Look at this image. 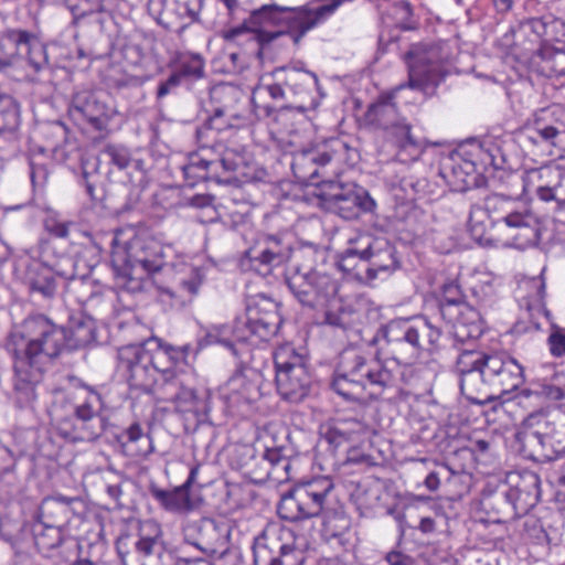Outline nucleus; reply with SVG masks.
Wrapping results in <instances>:
<instances>
[{"label":"nucleus","mask_w":565,"mask_h":565,"mask_svg":"<svg viewBox=\"0 0 565 565\" xmlns=\"http://www.w3.org/2000/svg\"><path fill=\"white\" fill-rule=\"evenodd\" d=\"M198 472L199 466H195L190 470L189 477L183 484L175 487L172 490H164L152 483L149 487V492L151 497L167 511L174 513L191 511L194 505L190 498V488L195 481Z\"/></svg>","instance_id":"nucleus-36"},{"label":"nucleus","mask_w":565,"mask_h":565,"mask_svg":"<svg viewBox=\"0 0 565 565\" xmlns=\"http://www.w3.org/2000/svg\"><path fill=\"white\" fill-rule=\"evenodd\" d=\"M241 98V90L232 84L221 83L210 89L212 109L222 110L233 116H238L236 105Z\"/></svg>","instance_id":"nucleus-48"},{"label":"nucleus","mask_w":565,"mask_h":565,"mask_svg":"<svg viewBox=\"0 0 565 565\" xmlns=\"http://www.w3.org/2000/svg\"><path fill=\"white\" fill-rule=\"evenodd\" d=\"M456 367L461 394L480 406L519 390L525 381L523 366L505 352L463 350Z\"/></svg>","instance_id":"nucleus-3"},{"label":"nucleus","mask_w":565,"mask_h":565,"mask_svg":"<svg viewBox=\"0 0 565 565\" xmlns=\"http://www.w3.org/2000/svg\"><path fill=\"white\" fill-rule=\"evenodd\" d=\"M499 231L507 243L518 249L534 246L541 238L539 218L521 203L505 218Z\"/></svg>","instance_id":"nucleus-24"},{"label":"nucleus","mask_w":565,"mask_h":565,"mask_svg":"<svg viewBox=\"0 0 565 565\" xmlns=\"http://www.w3.org/2000/svg\"><path fill=\"white\" fill-rule=\"evenodd\" d=\"M281 324L279 303L267 297H257L248 300L245 319L237 321L234 333L241 342H247L254 337L267 341Z\"/></svg>","instance_id":"nucleus-16"},{"label":"nucleus","mask_w":565,"mask_h":565,"mask_svg":"<svg viewBox=\"0 0 565 565\" xmlns=\"http://www.w3.org/2000/svg\"><path fill=\"white\" fill-rule=\"evenodd\" d=\"M265 443V450L262 460L266 465L264 472L258 475L260 481L266 479L287 480L289 479L290 459L295 449L289 443V434L281 430L280 440L276 434H269Z\"/></svg>","instance_id":"nucleus-26"},{"label":"nucleus","mask_w":565,"mask_h":565,"mask_svg":"<svg viewBox=\"0 0 565 565\" xmlns=\"http://www.w3.org/2000/svg\"><path fill=\"white\" fill-rule=\"evenodd\" d=\"M65 326L58 324L44 313L28 316L21 323L19 337L22 344L15 354L45 365L67 353Z\"/></svg>","instance_id":"nucleus-10"},{"label":"nucleus","mask_w":565,"mask_h":565,"mask_svg":"<svg viewBox=\"0 0 565 565\" xmlns=\"http://www.w3.org/2000/svg\"><path fill=\"white\" fill-rule=\"evenodd\" d=\"M171 70L185 86L205 77V61L198 53H179L168 64Z\"/></svg>","instance_id":"nucleus-43"},{"label":"nucleus","mask_w":565,"mask_h":565,"mask_svg":"<svg viewBox=\"0 0 565 565\" xmlns=\"http://www.w3.org/2000/svg\"><path fill=\"white\" fill-rule=\"evenodd\" d=\"M539 177L547 182L537 185L535 193L544 202L554 201L555 210L565 212V171L552 168L539 170Z\"/></svg>","instance_id":"nucleus-39"},{"label":"nucleus","mask_w":565,"mask_h":565,"mask_svg":"<svg viewBox=\"0 0 565 565\" xmlns=\"http://www.w3.org/2000/svg\"><path fill=\"white\" fill-rule=\"evenodd\" d=\"M164 265L162 246L154 239L135 236L111 254V267L121 287L141 289L142 280Z\"/></svg>","instance_id":"nucleus-7"},{"label":"nucleus","mask_w":565,"mask_h":565,"mask_svg":"<svg viewBox=\"0 0 565 565\" xmlns=\"http://www.w3.org/2000/svg\"><path fill=\"white\" fill-rule=\"evenodd\" d=\"M394 14L401 29L411 31L418 28V21L414 19L413 7L408 1L395 2Z\"/></svg>","instance_id":"nucleus-59"},{"label":"nucleus","mask_w":565,"mask_h":565,"mask_svg":"<svg viewBox=\"0 0 565 565\" xmlns=\"http://www.w3.org/2000/svg\"><path fill=\"white\" fill-rule=\"evenodd\" d=\"M243 160L234 151L227 150L218 159L212 160L213 181L228 183L230 174L237 171Z\"/></svg>","instance_id":"nucleus-52"},{"label":"nucleus","mask_w":565,"mask_h":565,"mask_svg":"<svg viewBox=\"0 0 565 565\" xmlns=\"http://www.w3.org/2000/svg\"><path fill=\"white\" fill-rule=\"evenodd\" d=\"M277 514L290 523L321 518L322 523L349 518L343 503L334 495V483L328 477H317L294 484L284 492L277 504Z\"/></svg>","instance_id":"nucleus-6"},{"label":"nucleus","mask_w":565,"mask_h":565,"mask_svg":"<svg viewBox=\"0 0 565 565\" xmlns=\"http://www.w3.org/2000/svg\"><path fill=\"white\" fill-rule=\"evenodd\" d=\"M67 111L76 124H88L98 131L106 130L110 119L116 114L108 94L93 89L75 92Z\"/></svg>","instance_id":"nucleus-17"},{"label":"nucleus","mask_w":565,"mask_h":565,"mask_svg":"<svg viewBox=\"0 0 565 565\" xmlns=\"http://www.w3.org/2000/svg\"><path fill=\"white\" fill-rule=\"evenodd\" d=\"M292 244L279 235L264 234L244 252V259L260 275H269L285 266V282L295 299L309 309L326 308L323 323L343 331L349 339L362 332V312L337 298L338 282L313 268H303Z\"/></svg>","instance_id":"nucleus-1"},{"label":"nucleus","mask_w":565,"mask_h":565,"mask_svg":"<svg viewBox=\"0 0 565 565\" xmlns=\"http://www.w3.org/2000/svg\"><path fill=\"white\" fill-rule=\"evenodd\" d=\"M520 451L534 462H547L565 454V416L533 412L516 434Z\"/></svg>","instance_id":"nucleus-8"},{"label":"nucleus","mask_w":565,"mask_h":565,"mask_svg":"<svg viewBox=\"0 0 565 565\" xmlns=\"http://www.w3.org/2000/svg\"><path fill=\"white\" fill-rule=\"evenodd\" d=\"M232 525L224 519L202 518L184 530V541L212 556L230 543Z\"/></svg>","instance_id":"nucleus-21"},{"label":"nucleus","mask_w":565,"mask_h":565,"mask_svg":"<svg viewBox=\"0 0 565 565\" xmlns=\"http://www.w3.org/2000/svg\"><path fill=\"white\" fill-rule=\"evenodd\" d=\"M395 385V376L376 356L355 349H345L339 355L330 388L347 402L363 403L366 393L380 395Z\"/></svg>","instance_id":"nucleus-5"},{"label":"nucleus","mask_w":565,"mask_h":565,"mask_svg":"<svg viewBox=\"0 0 565 565\" xmlns=\"http://www.w3.org/2000/svg\"><path fill=\"white\" fill-rule=\"evenodd\" d=\"M166 358H170L169 351L161 349L159 339L151 338L119 348L118 370L131 390L152 393Z\"/></svg>","instance_id":"nucleus-11"},{"label":"nucleus","mask_w":565,"mask_h":565,"mask_svg":"<svg viewBox=\"0 0 565 565\" xmlns=\"http://www.w3.org/2000/svg\"><path fill=\"white\" fill-rule=\"evenodd\" d=\"M545 68L551 75L564 76L565 75V43L562 46H542L540 50Z\"/></svg>","instance_id":"nucleus-55"},{"label":"nucleus","mask_w":565,"mask_h":565,"mask_svg":"<svg viewBox=\"0 0 565 565\" xmlns=\"http://www.w3.org/2000/svg\"><path fill=\"white\" fill-rule=\"evenodd\" d=\"M100 154L109 164L117 167L119 170L128 168L132 162L129 149L122 145H106ZM134 163L136 168H139L142 162L141 160H135Z\"/></svg>","instance_id":"nucleus-56"},{"label":"nucleus","mask_w":565,"mask_h":565,"mask_svg":"<svg viewBox=\"0 0 565 565\" xmlns=\"http://www.w3.org/2000/svg\"><path fill=\"white\" fill-rule=\"evenodd\" d=\"M264 93L274 100H287L289 98L285 84L279 83L278 78H274L273 83L257 86L253 90L252 104L255 115L259 120L273 119L275 122H284L292 111L303 114L309 108L302 103L296 106L282 105L280 107H275L270 104H263L258 99L262 98Z\"/></svg>","instance_id":"nucleus-28"},{"label":"nucleus","mask_w":565,"mask_h":565,"mask_svg":"<svg viewBox=\"0 0 565 565\" xmlns=\"http://www.w3.org/2000/svg\"><path fill=\"white\" fill-rule=\"evenodd\" d=\"M384 561L388 565H419L415 557L398 548H393L387 552L384 556Z\"/></svg>","instance_id":"nucleus-64"},{"label":"nucleus","mask_w":565,"mask_h":565,"mask_svg":"<svg viewBox=\"0 0 565 565\" xmlns=\"http://www.w3.org/2000/svg\"><path fill=\"white\" fill-rule=\"evenodd\" d=\"M446 76L447 72L439 64L426 63L423 57L411 66L407 86L429 95L435 92ZM404 87L406 85H399L390 93L381 94L376 102L367 107L364 114L365 122L386 132L397 124L403 117L399 115L394 99L396 93Z\"/></svg>","instance_id":"nucleus-9"},{"label":"nucleus","mask_w":565,"mask_h":565,"mask_svg":"<svg viewBox=\"0 0 565 565\" xmlns=\"http://www.w3.org/2000/svg\"><path fill=\"white\" fill-rule=\"evenodd\" d=\"M25 284L32 294H38L45 299H52L58 287L54 270L40 262H34L28 266Z\"/></svg>","instance_id":"nucleus-41"},{"label":"nucleus","mask_w":565,"mask_h":565,"mask_svg":"<svg viewBox=\"0 0 565 565\" xmlns=\"http://www.w3.org/2000/svg\"><path fill=\"white\" fill-rule=\"evenodd\" d=\"M122 565H178L174 552L168 548L161 525L152 520L140 523L134 534H122L116 541Z\"/></svg>","instance_id":"nucleus-12"},{"label":"nucleus","mask_w":565,"mask_h":565,"mask_svg":"<svg viewBox=\"0 0 565 565\" xmlns=\"http://www.w3.org/2000/svg\"><path fill=\"white\" fill-rule=\"evenodd\" d=\"M49 415L57 434L71 441H96L105 437L121 449L143 439L150 441L137 422L124 429L111 423L102 394L82 381L76 391L55 393Z\"/></svg>","instance_id":"nucleus-2"},{"label":"nucleus","mask_w":565,"mask_h":565,"mask_svg":"<svg viewBox=\"0 0 565 565\" xmlns=\"http://www.w3.org/2000/svg\"><path fill=\"white\" fill-rule=\"evenodd\" d=\"M386 136L398 151H405L414 158L418 157L426 146L425 138L415 134L404 117L386 132Z\"/></svg>","instance_id":"nucleus-42"},{"label":"nucleus","mask_w":565,"mask_h":565,"mask_svg":"<svg viewBox=\"0 0 565 565\" xmlns=\"http://www.w3.org/2000/svg\"><path fill=\"white\" fill-rule=\"evenodd\" d=\"M205 0H148V11L158 24L168 31L182 33L190 25L201 23Z\"/></svg>","instance_id":"nucleus-19"},{"label":"nucleus","mask_w":565,"mask_h":565,"mask_svg":"<svg viewBox=\"0 0 565 565\" xmlns=\"http://www.w3.org/2000/svg\"><path fill=\"white\" fill-rule=\"evenodd\" d=\"M21 122L20 104L11 95L0 94V135H8L10 151L17 148V131Z\"/></svg>","instance_id":"nucleus-44"},{"label":"nucleus","mask_w":565,"mask_h":565,"mask_svg":"<svg viewBox=\"0 0 565 565\" xmlns=\"http://www.w3.org/2000/svg\"><path fill=\"white\" fill-rule=\"evenodd\" d=\"M364 239L370 282L381 276H391L401 268L398 252L387 238L364 233Z\"/></svg>","instance_id":"nucleus-27"},{"label":"nucleus","mask_w":565,"mask_h":565,"mask_svg":"<svg viewBox=\"0 0 565 565\" xmlns=\"http://www.w3.org/2000/svg\"><path fill=\"white\" fill-rule=\"evenodd\" d=\"M24 62L35 73L51 68L46 45L28 30L8 29L0 36V73L12 75Z\"/></svg>","instance_id":"nucleus-13"},{"label":"nucleus","mask_w":565,"mask_h":565,"mask_svg":"<svg viewBox=\"0 0 565 565\" xmlns=\"http://www.w3.org/2000/svg\"><path fill=\"white\" fill-rule=\"evenodd\" d=\"M168 366L161 367L159 375H158V382L153 388V392L150 393L151 395H154L157 399L166 402L164 395L171 394V392H178L181 381L175 375V372L173 371V363L168 359Z\"/></svg>","instance_id":"nucleus-53"},{"label":"nucleus","mask_w":565,"mask_h":565,"mask_svg":"<svg viewBox=\"0 0 565 565\" xmlns=\"http://www.w3.org/2000/svg\"><path fill=\"white\" fill-rule=\"evenodd\" d=\"M508 493L502 481L493 489L488 488L482 494V509L494 522H507L508 520L520 518Z\"/></svg>","instance_id":"nucleus-37"},{"label":"nucleus","mask_w":565,"mask_h":565,"mask_svg":"<svg viewBox=\"0 0 565 565\" xmlns=\"http://www.w3.org/2000/svg\"><path fill=\"white\" fill-rule=\"evenodd\" d=\"M183 85L184 83L170 70L169 75L158 82L156 98L162 100L170 95H177L179 88Z\"/></svg>","instance_id":"nucleus-61"},{"label":"nucleus","mask_w":565,"mask_h":565,"mask_svg":"<svg viewBox=\"0 0 565 565\" xmlns=\"http://www.w3.org/2000/svg\"><path fill=\"white\" fill-rule=\"evenodd\" d=\"M230 29L226 30L223 33V39L231 44L236 45L237 47H241L243 52H245L247 55L254 57V60H258L259 62H264L265 60L275 61L276 50L267 55H257L254 53L256 51V46H254L253 41L254 39H248L247 35H238L236 38H230Z\"/></svg>","instance_id":"nucleus-58"},{"label":"nucleus","mask_w":565,"mask_h":565,"mask_svg":"<svg viewBox=\"0 0 565 565\" xmlns=\"http://www.w3.org/2000/svg\"><path fill=\"white\" fill-rule=\"evenodd\" d=\"M347 425L348 422L338 420L335 424L327 426L322 433V437L332 454H335L339 448L352 440L353 431L348 429Z\"/></svg>","instance_id":"nucleus-54"},{"label":"nucleus","mask_w":565,"mask_h":565,"mask_svg":"<svg viewBox=\"0 0 565 565\" xmlns=\"http://www.w3.org/2000/svg\"><path fill=\"white\" fill-rule=\"evenodd\" d=\"M182 173L189 186H194L199 181L213 180L212 160L191 153L188 163L182 167Z\"/></svg>","instance_id":"nucleus-50"},{"label":"nucleus","mask_w":565,"mask_h":565,"mask_svg":"<svg viewBox=\"0 0 565 565\" xmlns=\"http://www.w3.org/2000/svg\"><path fill=\"white\" fill-rule=\"evenodd\" d=\"M334 152L328 150L327 145H318L310 148H303L294 154L291 164L294 174L302 182L317 184L320 177V168L329 164Z\"/></svg>","instance_id":"nucleus-32"},{"label":"nucleus","mask_w":565,"mask_h":565,"mask_svg":"<svg viewBox=\"0 0 565 565\" xmlns=\"http://www.w3.org/2000/svg\"><path fill=\"white\" fill-rule=\"evenodd\" d=\"M262 374L249 366H238L225 384V401L231 408L242 411L260 399Z\"/></svg>","instance_id":"nucleus-22"},{"label":"nucleus","mask_w":565,"mask_h":565,"mask_svg":"<svg viewBox=\"0 0 565 565\" xmlns=\"http://www.w3.org/2000/svg\"><path fill=\"white\" fill-rule=\"evenodd\" d=\"M361 514L369 512L379 503L381 499V489L376 481H363L358 483L351 494Z\"/></svg>","instance_id":"nucleus-51"},{"label":"nucleus","mask_w":565,"mask_h":565,"mask_svg":"<svg viewBox=\"0 0 565 565\" xmlns=\"http://www.w3.org/2000/svg\"><path fill=\"white\" fill-rule=\"evenodd\" d=\"M275 372L291 371L299 369H310L307 354L296 349L290 343L279 345L274 352Z\"/></svg>","instance_id":"nucleus-49"},{"label":"nucleus","mask_w":565,"mask_h":565,"mask_svg":"<svg viewBox=\"0 0 565 565\" xmlns=\"http://www.w3.org/2000/svg\"><path fill=\"white\" fill-rule=\"evenodd\" d=\"M335 265L343 274L359 281L370 282L364 233L348 241L347 247L335 255Z\"/></svg>","instance_id":"nucleus-33"},{"label":"nucleus","mask_w":565,"mask_h":565,"mask_svg":"<svg viewBox=\"0 0 565 565\" xmlns=\"http://www.w3.org/2000/svg\"><path fill=\"white\" fill-rule=\"evenodd\" d=\"M44 134L51 140L52 148L56 149L67 139L68 129L60 120H54L44 126Z\"/></svg>","instance_id":"nucleus-63"},{"label":"nucleus","mask_w":565,"mask_h":565,"mask_svg":"<svg viewBox=\"0 0 565 565\" xmlns=\"http://www.w3.org/2000/svg\"><path fill=\"white\" fill-rule=\"evenodd\" d=\"M519 203L510 196L494 193L486 196L482 204H472L468 221L471 237L479 244L488 243L486 221L500 227Z\"/></svg>","instance_id":"nucleus-20"},{"label":"nucleus","mask_w":565,"mask_h":565,"mask_svg":"<svg viewBox=\"0 0 565 565\" xmlns=\"http://www.w3.org/2000/svg\"><path fill=\"white\" fill-rule=\"evenodd\" d=\"M278 394L290 403H300L308 397L312 390L313 377L310 369L276 372L275 376Z\"/></svg>","instance_id":"nucleus-34"},{"label":"nucleus","mask_w":565,"mask_h":565,"mask_svg":"<svg viewBox=\"0 0 565 565\" xmlns=\"http://www.w3.org/2000/svg\"><path fill=\"white\" fill-rule=\"evenodd\" d=\"M85 510V502L81 498L46 497L38 508L36 521L65 527L74 516L82 520Z\"/></svg>","instance_id":"nucleus-29"},{"label":"nucleus","mask_w":565,"mask_h":565,"mask_svg":"<svg viewBox=\"0 0 565 565\" xmlns=\"http://www.w3.org/2000/svg\"><path fill=\"white\" fill-rule=\"evenodd\" d=\"M44 365L14 353L11 397L19 408H29L34 404L36 385L41 382Z\"/></svg>","instance_id":"nucleus-23"},{"label":"nucleus","mask_w":565,"mask_h":565,"mask_svg":"<svg viewBox=\"0 0 565 565\" xmlns=\"http://www.w3.org/2000/svg\"><path fill=\"white\" fill-rule=\"evenodd\" d=\"M321 199L330 211L347 221L358 220L376 209V202L369 191L355 183L334 184L330 191L321 194Z\"/></svg>","instance_id":"nucleus-18"},{"label":"nucleus","mask_w":565,"mask_h":565,"mask_svg":"<svg viewBox=\"0 0 565 565\" xmlns=\"http://www.w3.org/2000/svg\"><path fill=\"white\" fill-rule=\"evenodd\" d=\"M166 402H172L175 411L183 416L185 430H195L201 423L205 422L209 414V405L193 388L184 387L181 383L178 392H171L163 396Z\"/></svg>","instance_id":"nucleus-31"},{"label":"nucleus","mask_w":565,"mask_h":565,"mask_svg":"<svg viewBox=\"0 0 565 565\" xmlns=\"http://www.w3.org/2000/svg\"><path fill=\"white\" fill-rule=\"evenodd\" d=\"M465 156H469L476 162V167L481 174L489 168L503 169L505 163L501 147L490 138L471 142L470 148L465 149Z\"/></svg>","instance_id":"nucleus-40"},{"label":"nucleus","mask_w":565,"mask_h":565,"mask_svg":"<svg viewBox=\"0 0 565 565\" xmlns=\"http://www.w3.org/2000/svg\"><path fill=\"white\" fill-rule=\"evenodd\" d=\"M438 309L443 320L452 327V331L447 332L451 348L479 339L484 332L480 312L466 301L459 285L450 282L444 286Z\"/></svg>","instance_id":"nucleus-14"},{"label":"nucleus","mask_w":565,"mask_h":565,"mask_svg":"<svg viewBox=\"0 0 565 565\" xmlns=\"http://www.w3.org/2000/svg\"><path fill=\"white\" fill-rule=\"evenodd\" d=\"M520 396L524 398L544 397L551 402H557L565 398V376L562 373H554L550 380H544L533 387L523 388Z\"/></svg>","instance_id":"nucleus-47"},{"label":"nucleus","mask_w":565,"mask_h":565,"mask_svg":"<svg viewBox=\"0 0 565 565\" xmlns=\"http://www.w3.org/2000/svg\"><path fill=\"white\" fill-rule=\"evenodd\" d=\"M303 65V63H300ZM273 78L284 83L289 97L300 102L310 99L313 105V94L319 89L318 76L303 66H280L271 72Z\"/></svg>","instance_id":"nucleus-30"},{"label":"nucleus","mask_w":565,"mask_h":565,"mask_svg":"<svg viewBox=\"0 0 565 565\" xmlns=\"http://www.w3.org/2000/svg\"><path fill=\"white\" fill-rule=\"evenodd\" d=\"M63 529L57 525L35 521L32 525V533L39 552L49 556L50 552L60 547L64 541Z\"/></svg>","instance_id":"nucleus-46"},{"label":"nucleus","mask_w":565,"mask_h":565,"mask_svg":"<svg viewBox=\"0 0 565 565\" xmlns=\"http://www.w3.org/2000/svg\"><path fill=\"white\" fill-rule=\"evenodd\" d=\"M204 280V273L200 268L194 267L180 280L179 285L180 288L189 295L190 299H192L199 294Z\"/></svg>","instance_id":"nucleus-60"},{"label":"nucleus","mask_w":565,"mask_h":565,"mask_svg":"<svg viewBox=\"0 0 565 565\" xmlns=\"http://www.w3.org/2000/svg\"><path fill=\"white\" fill-rule=\"evenodd\" d=\"M67 352L84 348L96 340V327L92 318L79 315L72 317L65 326Z\"/></svg>","instance_id":"nucleus-45"},{"label":"nucleus","mask_w":565,"mask_h":565,"mask_svg":"<svg viewBox=\"0 0 565 565\" xmlns=\"http://www.w3.org/2000/svg\"><path fill=\"white\" fill-rule=\"evenodd\" d=\"M367 344L376 348V358L385 354L398 365L409 366L423 353L435 355L451 347V338L426 317L417 316L380 326Z\"/></svg>","instance_id":"nucleus-4"},{"label":"nucleus","mask_w":565,"mask_h":565,"mask_svg":"<svg viewBox=\"0 0 565 565\" xmlns=\"http://www.w3.org/2000/svg\"><path fill=\"white\" fill-rule=\"evenodd\" d=\"M238 116H233L222 110L211 109V115L204 120L202 127L198 129V132L205 130L224 131L233 126L232 120L237 119Z\"/></svg>","instance_id":"nucleus-57"},{"label":"nucleus","mask_w":565,"mask_h":565,"mask_svg":"<svg viewBox=\"0 0 565 565\" xmlns=\"http://www.w3.org/2000/svg\"><path fill=\"white\" fill-rule=\"evenodd\" d=\"M547 345L554 358L565 356V328L552 324L547 337Z\"/></svg>","instance_id":"nucleus-62"},{"label":"nucleus","mask_w":565,"mask_h":565,"mask_svg":"<svg viewBox=\"0 0 565 565\" xmlns=\"http://www.w3.org/2000/svg\"><path fill=\"white\" fill-rule=\"evenodd\" d=\"M252 550L254 565H303L306 561L292 532L277 523L267 524L254 537Z\"/></svg>","instance_id":"nucleus-15"},{"label":"nucleus","mask_w":565,"mask_h":565,"mask_svg":"<svg viewBox=\"0 0 565 565\" xmlns=\"http://www.w3.org/2000/svg\"><path fill=\"white\" fill-rule=\"evenodd\" d=\"M555 114L553 108L536 113L532 127L526 131L527 140L534 145L559 146L565 137V124L555 119Z\"/></svg>","instance_id":"nucleus-35"},{"label":"nucleus","mask_w":565,"mask_h":565,"mask_svg":"<svg viewBox=\"0 0 565 565\" xmlns=\"http://www.w3.org/2000/svg\"><path fill=\"white\" fill-rule=\"evenodd\" d=\"M503 483L520 518L527 514L541 499V478L532 470L509 472Z\"/></svg>","instance_id":"nucleus-25"},{"label":"nucleus","mask_w":565,"mask_h":565,"mask_svg":"<svg viewBox=\"0 0 565 565\" xmlns=\"http://www.w3.org/2000/svg\"><path fill=\"white\" fill-rule=\"evenodd\" d=\"M451 166L445 167L444 175L454 183L459 191L467 190L478 185L481 177L480 171L476 167L469 156H465V148H461L456 157L451 158Z\"/></svg>","instance_id":"nucleus-38"}]
</instances>
